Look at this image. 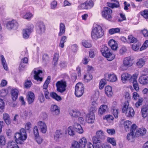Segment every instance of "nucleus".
I'll use <instances>...</instances> for the list:
<instances>
[{"instance_id": "nucleus-63", "label": "nucleus", "mask_w": 148, "mask_h": 148, "mask_svg": "<svg viewBox=\"0 0 148 148\" xmlns=\"http://www.w3.org/2000/svg\"><path fill=\"white\" fill-rule=\"evenodd\" d=\"M127 51L126 47L125 46L122 47L120 49L119 52L121 55L124 54Z\"/></svg>"}, {"instance_id": "nucleus-61", "label": "nucleus", "mask_w": 148, "mask_h": 148, "mask_svg": "<svg viewBox=\"0 0 148 148\" xmlns=\"http://www.w3.org/2000/svg\"><path fill=\"white\" fill-rule=\"evenodd\" d=\"M120 16L121 18V19H119L118 20L119 21L121 22L123 21H125L126 20V18L124 14H123L122 13H120Z\"/></svg>"}, {"instance_id": "nucleus-17", "label": "nucleus", "mask_w": 148, "mask_h": 148, "mask_svg": "<svg viewBox=\"0 0 148 148\" xmlns=\"http://www.w3.org/2000/svg\"><path fill=\"white\" fill-rule=\"evenodd\" d=\"M132 60L131 58L127 57L124 58L123 61V64L125 66L129 67L133 64Z\"/></svg>"}, {"instance_id": "nucleus-26", "label": "nucleus", "mask_w": 148, "mask_h": 148, "mask_svg": "<svg viewBox=\"0 0 148 148\" xmlns=\"http://www.w3.org/2000/svg\"><path fill=\"white\" fill-rule=\"evenodd\" d=\"M65 29L64 24L63 23H60L59 26L60 31L58 33V36H60L64 34L65 32Z\"/></svg>"}, {"instance_id": "nucleus-40", "label": "nucleus", "mask_w": 148, "mask_h": 148, "mask_svg": "<svg viewBox=\"0 0 148 148\" xmlns=\"http://www.w3.org/2000/svg\"><path fill=\"white\" fill-rule=\"evenodd\" d=\"M78 143L80 144L82 147L84 148L85 147L86 144L87 140L85 138L83 137L79 140Z\"/></svg>"}, {"instance_id": "nucleus-64", "label": "nucleus", "mask_w": 148, "mask_h": 148, "mask_svg": "<svg viewBox=\"0 0 148 148\" xmlns=\"http://www.w3.org/2000/svg\"><path fill=\"white\" fill-rule=\"evenodd\" d=\"M45 99L44 96L42 93L38 97V99L41 103L44 102Z\"/></svg>"}, {"instance_id": "nucleus-50", "label": "nucleus", "mask_w": 148, "mask_h": 148, "mask_svg": "<svg viewBox=\"0 0 148 148\" xmlns=\"http://www.w3.org/2000/svg\"><path fill=\"white\" fill-rule=\"evenodd\" d=\"M92 78V75L90 74H88L84 76V79L85 81L87 82H88L91 80Z\"/></svg>"}, {"instance_id": "nucleus-57", "label": "nucleus", "mask_w": 148, "mask_h": 148, "mask_svg": "<svg viewBox=\"0 0 148 148\" xmlns=\"http://www.w3.org/2000/svg\"><path fill=\"white\" fill-rule=\"evenodd\" d=\"M146 60L144 58L139 59V68H141L145 64Z\"/></svg>"}, {"instance_id": "nucleus-21", "label": "nucleus", "mask_w": 148, "mask_h": 148, "mask_svg": "<svg viewBox=\"0 0 148 148\" xmlns=\"http://www.w3.org/2000/svg\"><path fill=\"white\" fill-rule=\"evenodd\" d=\"M108 44L113 50H116L117 49L118 47L117 44L114 40H110L108 41Z\"/></svg>"}, {"instance_id": "nucleus-48", "label": "nucleus", "mask_w": 148, "mask_h": 148, "mask_svg": "<svg viewBox=\"0 0 148 148\" xmlns=\"http://www.w3.org/2000/svg\"><path fill=\"white\" fill-rule=\"evenodd\" d=\"M106 79H103L101 80L99 84V88L100 89H102L104 87L105 84H106Z\"/></svg>"}, {"instance_id": "nucleus-15", "label": "nucleus", "mask_w": 148, "mask_h": 148, "mask_svg": "<svg viewBox=\"0 0 148 148\" xmlns=\"http://www.w3.org/2000/svg\"><path fill=\"white\" fill-rule=\"evenodd\" d=\"M37 125L41 132L45 133L47 130V126L45 122L40 121L38 122Z\"/></svg>"}, {"instance_id": "nucleus-49", "label": "nucleus", "mask_w": 148, "mask_h": 148, "mask_svg": "<svg viewBox=\"0 0 148 148\" xmlns=\"http://www.w3.org/2000/svg\"><path fill=\"white\" fill-rule=\"evenodd\" d=\"M33 14L31 13L28 12L23 16V18L27 20H30Z\"/></svg>"}, {"instance_id": "nucleus-28", "label": "nucleus", "mask_w": 148, "mask_h": 148, "mask_svg": "<svg viewBox=\"0 0 148 148\" xmlns=\"http://www.w3.org/2000/svg\"><path fill=\"white\" fill-rule=\"evenodd\" d=\"M105 92L106 95L109 97H110L112 95V88L111 86H106L105 89Z\"/></svg>"}, {"instance_id": "nucleus-39", "label": "nucleus", "mask_w": 148, "mask_h": 148, "mask_svg": "<svg viewBox=\"0 0 148 148\" xmlns=\"http://www.w3.org/2000/svg\"><path fill=\"white\" fill-rule=\"evenodd\" d=\"M1 58V62L5 70H7L8 69V66L7 64V63L5 61V60L3 56L2 55H1L0 56Z\"/></svg>"}, {"instance_id": "nucleus-22", "label": "nucleus", "mask_w": 148, "mask_h": 148, "mask_svg": "<svg viewBox=\"0 0 148 148\" xmlns=\"http://www.w3.org/2000/svg\"><path fill=\"white\" fill-rule=\"evenodd\" d=\"M42 71L40 70H34V77L35 80L37 81H40L42 82V78L40 77L39 76V74L40 73H42Z\"/></svg>"}, {"instance_id": "nucleus-56", "label": "nucleus", "mask_w": 148, "mask_h": 148, "mask_svg": "<svg viewBox=\"0 0 148 148\" xmlns=\"http://www.w3.org/2000/svg\"><path fill=\"white\" fill-rule=\"evenodd\" d=\"M4 103L3 99H0V112L3 111L4 109Z\"/></svg>"}, {"instance_id": "nucleus-3", "label": "nucleus", "mask_w": 148, "mask_h": 148, "mask_svg": "<svg viewBox=\"0 0 148 148\" xmlns=\"http://www.w3.org/2000/svg\"><path fill=\"white\" fill-rule=\"evenodd\" d=\"M103 32L102 27L98 25H96L92 29L91 36L93 40H97L101 38L103 35Z\"/></svg>"}, {"instance_id": "nucleus-5", "label": "nucleus", "mask_w": 148, "mask_h": 148, "mask_svg": "<svg viewBox=\"0 0 148 148\" xmlns=\"http://www.w3.org/2000/svg\"><path fill=\"white\" fill-rule=\"evenodd\" d=\"M100 51L102 55L108 61L112 60L115 57V55L110 52V49L106 46H102Z\"/></svg>"}, {"instance_id": "nucleus-33", "label": "nucleus", "mask_w": 148, "mask_h": 148, "mask_svg": "<svg viewBox=\"0 0 148 148\" xmlns=\"http://www.w3.org/2000/svg\"><path fill=\"white\" fill-rule=\"evenodd\" d=\"M133 76L128 73H123L121 75V79L122 81H125L132 79Z\"/></svg>"}, {"instance_id": "nucleus-6", "label": "nucleus", "mask_w": 148, "mask_h": 148, "mask_svg": "<svg viewBox=\"0 0 148 148\" xmlns=\"http://www.w3.org/2000/svg\"><path fill=\"white\" fill-rule=\"evenodd\" d=\"M129 102L128 101L125 102L124 103L122 109V112L123 113L126 112V116L130 117L133 116L134 114V109L130 107H128Z\"/></svg>"}, {"instance_id": "nucleus-8", "label": "nucleus", "mask_w": 148, "mask_h": 148, "mask_svg": "<svg viewBox=\"0 0 148 148\" xmlns=\"http://www.w3.org/2000/svg\"><path fill=\"white\" fill-rule=\"evenodd\" d=\"M112 10L111 9L108 7H105L101 12L102 16L106 19L110 20L112 18Z\"/></svg>"}, {"instance_id": "nucleus-11", "label": "nucleus", "mask_w": 148, "mask_h": 148, "mask_svg": "<svg viewBox=\"0 0 148 148\" xmlns=\"http://www.w3.org/2000/svg\"><path fill=\"white\" fill-rule=\"evenodd\" d=\"M36 32L40 34H44L45 31V27L43 23L42 22H38L36 25Z\"/></svg>"}, {"instance_id": "nucleus-38", "label": "nucleus", "mask_w": 148, "mask_h": 148, "mask_svg": "<svg viewBox=\"0 0 148 148\" xmlns=\"http://www.w3.org/2000/svg\"><path fill=\"white\" fill-rule=\"evenodd\" d=\"M62 133V131L60 130H56L54 135V139L56 141L58 140L60 138V136Z\"/></svg>"}, {"instance_id": "nucleus-9", "label": "nucleus", "mask_w": 148, "mask_h": 148, "mask_svg": "<svg viewBox=\"0 0 148 148\" xmlns=\"http://www.w3.org/2000/svg\"><path fill=\"white\" fill-rule=\"evenodd\" d=\"M94 5V3L92 0H87L85 2L79 5L78 8L79 10H88L92 8L93 6Z\"/></svg>"}, {"instance_id": "nucleus-62", "label": "nucleus", "mask_w": 148, "mask_h": 148, "mask_svg": "<svg viewBox=\"0 0 148 148\" xmlns=\"http://www.w3.org/2000/svg\"><path fill=\"white\" fill-rule=\"evenodd\" d=\"M5 137L4 136H0V144L2 145H5Z\"/></svg>"}, {"instance_id": "nucleus-18", "label": "nucleus", "mask_w": 148, "mask_h": 148, "mask_svg": "<svg viewBox=\"0 0 148 148\" xmlns=\"http://www.w3.org/2000/svg\"><path fill=\"white\" fill-rule=\"evenodd\" d=\"M95 119L94 114H88L86 116V120L88 123L92 124L94 122Z\"/></svg>"}, {"instance_id": "nucleus-42", "label": "nucleus", "mask_w": 148, "mask_h": 148, "mask_svg": "<svg viewBox=\"0 0 148 148\" xmlns=\"http://www.w3.org/2000/svg\"><path fill=\"white\" fill-rule=\"evenodd\" d=\"M120 29L119 28H112L109 30V33L110 34H114L120 32Z\"/></svg>"}, {"instance_id": "nucleus-14", "label": "nucleus", "mask_w": 148, "mask_h": 148, "mask_svg": "<svg viewBox=\"0 0 148 148\" xmlns=\"http://www.w3.org/2000/svg\"><path fill=\"white\" fill-rule=\"evenodd\" d=\"M105 78L106 80L110 82H115L117 79L116 76L114 74L106 73L105 75Z\"/></svg>"}, {"instance_id": "nucleus-43", "label": "nucleus", "mask_w": 148, "mask_h": 148, "mask_svg": "<svg viewBox=\"0 0 148 148\" xmlns=\"http://www.w3.org/2000/svg\"><path fill=\"white\" fill-rule=\"evenodd\" d=\"M71 148H82L80 144L77 141H74L71 144Z\"/></svg>"}, {"instance_id": "nucleus-13", "label": "nucleus", "mask_w": 148, "mask_h": 148, "mask_svg": "<svg viewBox=\"0 0 148 148\" xmlns=\"http://www.w3.org/2000/svg\"><path fill=\"white\" fill-rule=\"evenodd\" d=\"M18 26V23L17 21L14 20L8 21L6 25L7 28L9 30L16 28Z\"/></svg>"}, {"instance_id": "nucleus-46", "label": "nucleus", "mask_w": 148, "mask_h": 148, "mask_svg": "<svg viewBox=\"0 0 148 148\" xmlns=\"http://www.w3.org/2000/svg\"><path fill=\"white\" fill-rule=\"evenodd\" d=\"M135 137V136H134V133L131 132L128 133L127 136V139L128 140L132 141L133 139Z\"/></svg>"}, {"instance_id": "nucleus-34", "label": "nucleus", "mask_w": 148, "mask_h": 148, "mask_svg": "<svg viewBox=\"0 0 148 148\" xmlns=\"http://www.w3.org/2000/svg\"><path fill=\"white\" fill-rule=\"evenodd\" d=\"M139 82L141 84H146L148 83V77L145 75H143L140 77Z\"/></svg>"}, {"instance_id": "nucleus-44", "label": "nucleus", "mask_w": 148, "mask_h": 148, "mask_svg": "<svg viewBox=\"0 0 148 148\" xmlns=\"http://www.w3.org/2000/svg\"><path fill=\"white\" fill-rule=\"evenodd\" d=\"M67 132L69 135L73 136L75 135V132L73 130V128L71 126H70L67 128Z\"/></svg>"}, {"instance_id": "nucleus-53", "label": "nucleus", "mask_w": 148, "mask_h": 148, "mask_svg": "<svg viewBox=\"0 0 148 148\" xmlns=\"http://www.w3.org/2000/svg\"><path fill=\"white\" fill-rule=\"evenodd\" d=\"M140 14L145 18H148V10H145L140 12Z\"/></svg>"}, {"instance_id": "nucleus-52", "label": "nucleus", "mask_w": 148, "mask_h": 148, "mask_svg": "<svg viewBox=\"0 0 148 148\" xmlns=\"http://www.w3.org/2000/svg\"><path fill=\"white\" fill-rule=\"evenodd\" d=\"M67 63L64 61H61L59 64L60 66L62 69L66 68L67 66Z\"/></svg>"}, {"instance_id": "nucleus-10", "label": "nucleus", "mask_w": 148, "mask_h": 148, "mask_svg": "<svg viewBox=\"0 0 148 148\" xmlns=\"http://www.w3.org/2000/svg\"><path fill=\"white\" fill-rule=\"evenodd\" d=\"M57 90L59 92H62L66 90V83L65 81H58L56 84Z\"/></svg>"}, {"instance_id": "nucleus-1", "label": "nucleus", "mask_w": 148, "mask_h": 148, "mask_svg": "<svg viewBox=\"0 0 148 148\" xmlns=\"http://www.w3.org/2000/svg\"><path fill=\"white\" fill-rule=\"evenodd\" d=\"M51 79V76H48L42 86L43 91L44 93L45 98L47 99H49L50 98V96L56 100L60 101L62 100V98L60 96L58 95L56 93L52 92L50 93V96L49 95V93L48 92L47 88L48 87V85L50 82Z\"/></svg>"}, {"instance_id": "nucleus-55", "label": "nucleus", "mask_w": 148, "mask_h": 148, "mask_svg": "<svg viewBox=\"0 0 148 148\" xmlns=\"http://www.w3.org/2000/svg\"><path fill=\"white\" fill-rule=\"evenodd\" d=\"M32 85V83L30 80H27L25 83L24 86L25 88H30Z\"/></svg>"}, {"instance_id": "nucleus-35", "label": "nucleus", "mask_w": 148, "mask_h": 148, "mask_svg": "<svg viewBox=\"0 0 148 148\" xmlns=\"http://www.w3.org/2000/svg\"><path fill=\"white\" fill-rule=\"evenodd\" d=\"M3 118L5 123L7 125H9L10 124V119L9 114L6 113L4 114H3Z\"/></svg>"}, {"instance_id": "nucleus-47", "label": "nucleus", "mask_w": 148, "mask_h": 148, "mask_svg": "<svg viewBox=\"0 0 148 148\" xmlns=\"http://www.w3.org/2000/svg\"><path fill=\"white\" fill-rule=\"evenodd\" d=\"M148 47V40H146L145 42L140 49V51H142L146 49Z\"/></svg>"}, {"instance_id": "nucleus-51", "label": "nucleus", "mask_w": 148, "mask_h": 148, "mask_svg": "<svg viewBox=\"0 0 148 148\" xmlns=\"http://www.w3.org/2000/svg\"><path fill=\"white\" fill-rule=\"evenodd\" d=\"M147 132V130L144 127H142L139 129V135L143 136L145 135Z\"/></svg>"}, {"instance_id": "nucleus-25", "label": "nucleus", "mask_w": 148, "mask_h": 148, "mask_svg": "<svg viewBox=\"0 0 148 148\" xmlns=\"http://www.w3.org/2000/svg\"><path fill=\"white\" fill-rule=\"evenodd\" d=\"M69 114L70 115L73 117L78 118L80 116L81 113L80 112L77 110H72L71 111Z\"/></svg>"}, {"instance_id": "nucleus-19", "label": "nucleus", "mask_w": 148, "mask_h": 148, "mask_svg": "<svg viewBox=\"0 0 148 148\" xmlns=\"http://www.w3.org/2000/svg\"><path fill=\"white\" fill-rule=\"evenodd\" d=\"M27 98L28 103H32L34 102L35 99L34 94L30 92H28L27 96Z\"/></svg>"}, {"instance_id": "nucleus-30", "label": "nucleus", "mask_w": 148, "mask_h": 148, "mask_svg": "<svg viewBox=\"0 0 148 148\" xmlns=\"http://www.w3.org/2000/svg\"><path fill=\"white\" fill-rule=\"evenodd\" d=\"M108 6L112 8H117L119 7V2L117 1H115L114 2L107 3Z\"/></svg>"}, {"instance_id": "nucleus-58", "label": "nucleus", "mask_w": 148, "mask_h": 148, "mask_svg": "<svg viewBox=\"0 0 148 148\" xmlns=\"http://www.w3.org/2000/svg\"><path fill=\"white\" fill-rule=\"evenodd\" d=\"M107 141L112 144L113 146L116 145V142L114 138H108L107 139Z\"/></svg>"}, {"instance_id": "nucleus-16", "label": "nucleus", "mask_w": 148, "mask_h": 148, "mask_svg": "<svg viewBox=\"0 0 148 148\" xmlns=\"http://www.w3.org/2000/svg\"><path fill=\"white\" fill-rule=\"evenodd\" d=\"M93 143L96 148H99L101 145V139L96 136H94L92 138Z\"/></svg>"}, {"instance_id": "nucleus-24", "label": "nucleus", "mask_w": 148, "mask_h": 148, "mask_svg": "<svg viewBox=\"0 0 148 148\" xmlns=\"http://www.w3.org/2000/svg\"><path fill=\"white\" fill-rule=\"evenodd\" d=\"M108 110L107 106L102 105H101L98 110V114L99 115H102L104 113Z\"/></svg>"}, {"instance_id": "nucleus-59", "label": "nucleus", "mask_w": 148, "mask_h": 148, "mask_svg": "<svg viewBox=\"0 0 148 148\" xmlns=\"http://www.w3.org/2000/svg\"><path fill=\"white\" fill-rule=\"evenodd\" d=\"M34 133L35 137H37L39 136L38 129L37 126H35L34 128Z\"/></svg>"}, {"instance_id": "nucleus-36", "label": "nucleus", "mask_w": 148, "mask_h": 148, "mask_svg": "<svg viewBox=\"0 0 148 148\" xmlns=\"http://www.w3.org/2000/svg\"><path fill=\"white\" fill-rule=\"evenodd\" d=\"M132 123L129 121H126L124 123L125 129L126 131H129Z\"/></svg>"}, {"instance_id": "nucleus-54", "label": "nucleus", "mask_w": 148, "mask_h": 148, "mask_svg": "<svg viewBox=\"0 0 148 148\" xmlns=\"http://www.w3.org/2000/svg\"><path fill=\"white\" fill-rule=\"evenodd\" d=\"M57 3L56 1L54 0L51 3V8L52 9H55L57 6Z\"/></svg>"}, {"instance_id": "nucleus-20", "label": "nucleus", "mask_w": 148, "mask_h": 148, "mask_svg": "<svg viewBox=\"0 0 148 148\" xmlns=\"http://www.w3.org/2000/svg\"><path fill=\"white\" fill-rule=\"evenodd\" d=\"M138 74H134L133 75V77L131 79L133 80V84L134 88L136 90H139V87L136 80L138 77Z\"/></svg>"}, {"instance_id": "nucleus-41", "label": "nucleus", "mask_w": 148, "mask_h": 148, "mask_svg": "<svg viewBox=\"0 0 148 148\" xmlns=\"http://www.w3.org/2000/svg\"><path fill=\"white\" fill-rule=\"evenodd\" d=\"M59 53H56L54 55L53 59V65L55 66L56 65L58 64V61L59 59Z\"/></svg>"}, {"instance_id": "nucleus-45", "label": "nucleus", "mask_w": 148, "mask_h": 148, "mask_svg": "<svg viewBox=\"0 0 148 148\" xmlns=\"http://www.w3.org/2000/svg\"><path fill=\"white\" fill-rule=\"evenodd\" d=\"M83 45L86 48H89L92 47L91 43L86 40H84L82 42Z\"/></svg>"}, {"instance_id": "nucleus-12", "label": "nucleus", "mask_w": 148, "mask_h": 148, "mask_svg": "<svg viewBox=\"0 0 148 148\" xmlns=\"http://www.w3.org/2000/svg\"><path fill=\"white\" fill-rule=\"evenodd\" d=\"M34 26L31 25L30 27L23 29V37L24 38L27 39L31 33L33 31Z\"/></svg>"}, {"instance_id": "nucleus-60", "label": "nucleus", "mask_w": 148, "mask_h": 148, "mask_svg": "<svg viewBox=\"0 0 148 148\" xmlns=\"http://www.w3.org/2000/svg\"><path fill=\"white\" fill-rule=\"evenodd\" d=\"M141 33L144 37H148V31L147 29H144L140 31Z\"/></svg>"}, {"instance_id": "nucleus-7", "label": "nucleus", "mask_w": 148, "mask_h": 148, "mask_svg": "<svg viewBox=\"0 0 148 148\" xmlns=\"http://www.w3.org/2000/svg\"><path fill=\"white\" fill-rule=\"evenodd\" d=\"M84 88L82 84L78 83L75 87V94L77 97H81L84 92Z\"/></svg>"}, {"instance_id": "nucleus-27", "label": "nucleus", "mask_w": 148, "mask_h": 148, "mask_svg": "<svg viewBox=\"0 0 148 148\" xmlns=\"http://www.w3.org/2000/svg\"><path fill=\"white\" fill-rule=\"evenodd\" d=\"M113 104L115 105V106H113L112 107V112L113 113V114L115 118H118V116L119 112L118 109L116 107V106L117 105V103L116 102H114Z\"/></svg>"}, {"instance_id": "nucleus-4", "label": "nucleus", "mask_w": 148, "mask_h": 148, "mask_svg": "<svg viewBox=\"0 0 148 148\" xmlns=\"http://www.w3.org/2000/svg\"><path fill=\"white\" fill-rule=\"evenodd\" d=\"M27 137L26 131L23 128H21L19 132L16 133L14 136L16 142L17 144H22L24 141L27 139Z\"/></svg>"}, {"instance_id": "nucleus-2", "label": "nucleus", "mask_w": 148, "mask_h": 148, "mask_svg": "<svg viewBox=\"0 0 148 148\" xmlns=\"http://www.w3.org/2000/svg\"><path fill=\"white\" fill-rule=\"evenodd\" d=\"M51 79V76H48L42 86L43 91L44 93L45 98L47 99H49L50 98V96L56 100L60 101L62 100V98L60 96L58 95L56 93L52 92L50 93V96L49 95V93L48 92L47 88L48 87V85L50 82Z\"/></svg>"}, {"instance_id": "nucleus-31", "label": "nucleus", "mask_w": 148, "mask_h": 148, "mask_svg": "<svg viewBox=\"0 0 148 148\" xmlns=\"http://www.w3.org/2000/svg\"><path fill=\"white\" fill-rule=\"evenodd\" d=\"M138 41L137 39L132 35H129L127 37V43H136Z\"/></svg>"}, {"instance_id": "nucleus-29", "label": "nucleus", "mask_w": 148, "mask_h": 148, "mask_svg": "<svg viewBox=\"0 0 148 148\" xmlns=\"http://www.w3.org/2000/svg\"><path fill=\"white\" fill-rule=\"evenodd\" d=\"M11 94L13 100L15 101L18 97V90L16 89L12 90L11 92Z\"/></svg>"}, {"instance_id": "nucleus-23", "label": "nucleus", "mask_w": 148, "mask_h": 148, "mask_svg": "<svg viewBox=\"0 0 148 148\" xmlns=\"http://www.w3.org/2000/svg\"><path fill=\"white\" fill-rule=\"evenodd\" d=\"M51 111L53 114L56 115H58L60 112L59 107L56 105L51 106Z\"/></svg>"}, {"instance_id": "nucleus-32", "label": "nucleus", "mask_w": 148, "mask_h": 148, "mask_svg": "<svg viewBox=\"0 0 148 148\" xmlns=\"http://www.w3.org/2000/svg\"><path fill=\"white\" fill-rule=\"evenodd\" d=\"M17 143L13 141H10L8 144V148H19Z\"/></svg>"}, {"instance_id": "nucleus-37", "label": "nucleus", "mask_w": 148, "mask_h": 148, "mask_svg": "<svg viewBox=\"0 0 148 148\" xmlns=\"http://www.w3.org/2000/svg\"><path fill=\"white\" fill-rule=\"evenodd\" d=\"M141 112L142 116L143 118H145L148 114V109L146 107H143L141 109Z\"/></svg>"}]
</instances>
